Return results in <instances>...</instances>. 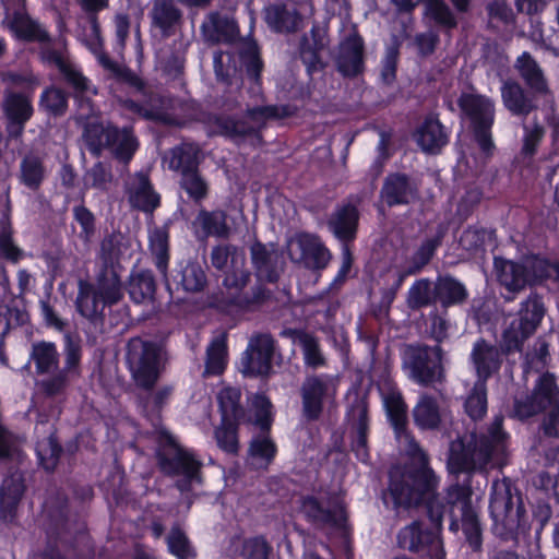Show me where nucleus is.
<instances>
[{
    "label": "nucleus",
    "mask_w": 559,
    "mask_h": 559,
    "mask_svg": "<svg viewBox=\"0 0 559 559\" xmlns=\"http://www.w3.org/2000/svg\"><path fill=\"white\" fill-rule=\"evenodd\" d=\"M408 476L409 473H404L400 467L391 469L389 495L392 498L393 504L395 508H399L427 501L431 527L424 528L420 522H414L405 526L399 533V545L403 549L420 556H427L431 559H443L444 551L440 532L444 507L430 499L438 485V479L436 478V484L431 489L426 490L423 480L418 478L414 481Z\"/></svg>",
    "instance_id": "nucleus-1"
},
{
    "label": "nucleus",
    "mask_w": 559,
    "mask_h": 559,
    "mask_svg": "<svg viewBox=\"0 0 559 559\" xmlns=\"http://www.w3.org/2000/svg\"><path fill=\"white\" fill-rule=\"evenodd\" d=\"M507 433L502 430V417H495L488 429V437L480 440L471 436L466 444L465 438L451 442L448 467L452 473L471 472L486 468L487 465H500L506 454Z\"/></svg>",
    "instance_id": "nucleus-2"
},
{
    "label": "nucleus",
    "mask_w": 559,
    "mask_h": 559,
    "mask_svg": "<svg viewBox=\"0 0 559 559\" xmlns=\"http://www.w3.org/2000/svg\"><path fill=\"white\" fill-rule=\"evenodd\" d=\"M383 405L386 409L388 417L394 427L397 441L416 465L414 471L409 473L408 478L414 481L418 478L423 480L426 490L431 489L436 484V475L428 466V457L417 442L405 430L406 405L399 391L391 390L383 394Z\"/></svg>",
    "instance_id": "nucleus-3"
},
{
    "label": "nucleus",
    "mask_w": 559,
    "mask_h": 559,
    "mask_svg": "<svg viewBox=\"0 0 559 559\" xmlns=\"http://www.w3.org/2000/svg\"><path fill=\"white\" fill-rule=\"evenodd\" d=\"M122 297L120 276L114 269L106 270L95 284L80 283L76 308L83 317L95 320L103 316L106 307L118 304Z\"/></svg>",
    "instance_id": "nucleus-4"
},
{
    "label": "nucleus",
    "mask_w": 559,
    "mask_h": 559,
    "mask_svg": "<svg viewBox=\"0 0 559 559\" xmlns=\"http://www.w3.org/2000/svg\"><path fill=\"white\" fill-rule=\"evenodd\" d=\"M495 266L499 282L511 292L521 290L526 285H533L549 277H554L559 283V263H550L540 257H526L521 263L496 259Z\"/></svg>",
    "instance_id": "nucleus-5"
},
{
    "label": "nucleus",
    "mask_w": 559,
    "mask_h": 559,
    "mask_svg": "<svg viewBox=\"0 0 559 559\" xmlns=\"http://www.w3.org/2000/svg\"><path fill=\"white\" fill-rule=\"evenodd\" d=\"M163 346L154 341L133 337L127 345V364L138 386L151 389L165 365Z\"/></svg>",
    "instance_id": "nucleus-6"
},
{
    "label": "nucleus",
    "mask_w": 559,
    "mask_h": 559,
    "mask_svg": "<svg viewBox=\"0 0 559 559\" xmlns=\"http://www.w3.org/2000/svg\"><path fill=\"white\" fill-rule=\"evenodd\" d=\"M290 115L286 106L254 107L247 110L241 119L218 118L217 132L237 142L248 141L252 145L260 143V129L269 119L283 118Z\"/></svg>",
    "instance_id": "nucleus-7"
},
{
    "label": "nucleus",
    "mask_w": 559,
    "mask_h": 559,
    "mask_svg": "<svg viewBox=\"0 0 559 559\" xmlns=\"http://www.w3.org/2000/svg\"><path fill=\"white\" fill-rule=\"evenodd\" d=\"M83 139L93 154L98 155L103 148L108 147L123 162L130 160L138 148V141L128 128L119 130L112 126L90 122L85 127Z\"/></svg>",
    "instance_id": "nucleus-8"
},
{
    "label": "nucleus",
    "mask_w": 559,
    "mask_h": 559,
    "mask_svg": "<svg viewBox=\"0 0 559 559\" xmlns=\"http://www.w3.org/2000/svg\"><path fill=\"white\" fill-rule=\"evenodd\" d=\"M162 442L165 449L158 452L160 468L171 475L181 476L178 487L181 491L188 489L194 483H200L201 463L194 457V454L181 448L175 438L167 431L160 432Z\"/></svg>",
    "instance_id": "nucleus-9"
},
{
    "label": "nucleus",
    "mask_w": 559,
    "mask_h": 559,
    "mask_svg": "<svg viewBox=\"0 0 559 559\" xmlns=\"http://www.w3.org/2000/svg\"><path fill=\"white\" fill-rule=\"evenodd\" d=\"M403 369L413 381L428 385L443 377L442 353L439 346L409 345L403 355Z\"/></svg>",
    "instance_id": "nucleus-10"
},
{
    "label": "nucleus",
    "mask_w": 559,
    "mask_h": 559,
    "mask_svg": "<svg viewBox=\"0 0 559 559\" xmlns=\"http://www.w3.org/2000/svg\"><path fill=\"white\" fill-rule=\"evenodd\" d=\"M489 511L493 521V528L500 535H508L520 521V498H514L510 481L495 480L491 487Z\"/></svg>",
    "instance_id": "nucleus-11"
},
{
    "label": "nucleus",
    "mask_w": 559,
    "mask_h": 559,
    "mask_svg": "<svg viewBox=\"0 0 559 559\" xmlns=\"http://www.w3.org/2000/svg\"><path fill=\"white\" fill-rule=\"evenodd\" d=\"M544 314L545 307L537 295H531L522 302L519 320L513 321L503 332L502 345L506 352L520 349L524 341L535 332Z\"/></svg>",
    "instance_id": "nucleus-12"
},
{
    "label": "nucleus",
    "mask_w": 559,
    "mask_h": 559,
    "mask_svg": "<svg viewBox=\"0 0 559 559\" xmlns=\"http://www.w3.org/2000/svg\"><path fill=\"white\" fill-rule=\"evenodd\" d=\"M559 402V388L551 373H543L536 380L533 392L515 399L514 415L520 419L534 416Z\"/></svg>",
    "instance_id": "nucleus-13"
},
{
    "label": "nucleus",
    "mask_w": 559,
    "mask_h": 559,
    "mask_svg": "<svg viewBox=\"0 0 559 559\" xmlns=\"http://www.w3.org/2000/svg\"><path fill=\"white\" fill-rule=\"evenodd\" d=\"M287 252L292 261L313 270L324 269L331 260L329 250L319 237L307 233L290 237L287 241Z\"/></svg>",
    "instance_id": "nucleus-14"
},
{
    "label": "nucleus",
    "mask_w": 559,
    "mask_h": 559,
    "mask_svg": "<svg viewBox=\"0 0 559 559\" xmlns=\"http://www.w3.org/2000/svg\"><path fill=\"white\" fill-rule=\"evenodd\" d=\"M274 340L269 334L250 338L240 360V371L245 376H265L272 368Z\"/></svg>",
    "instance_id": "nucleus-15"
},
{
    "label": "nucleus",
    "mask_w": 559,
    "mask_h": 559,
    "mask_svg": "<svg viewBox=\"0 0 559 559\" xmlns=\"http://www.w3.org/2000/svg\"><path fill=\"white\" fill-rule=\"evenodd\" d=\"M448 503L452 513H461L462 528L466 539L474 550L481 545V531L476 511L471 504L469 492L465 487L455 485L448 490Z\"/></svg>",
    "instance_id": "nucleus-16"
},
{
    "label": "nucleus",
    "mask_w": 559,
    "mask_h": 559,
    "mask_svg": "<svg viewBox=\"0 0 559 559\" xmlns=\"http://www.w3.org/2000/svg\"><path fill=\"white\" fill-rule=\"evenodd\" d=\"M336 394V380L328 374L308 377L301 386L302 409L309 419H316L322 412L325 400Z\"/></svg>",
    "instance_id": "nucleus-17"
},
{
    "label": "nucleus",
    "mask_w": 559,
    "mask_h": 559,
    "mask_svg": "<svg viewBox=\"0 0 559 559\" xmlns=\"http://www.w3.org/2000/svg\"><path fill=\"white\" fill-rule=\"evenodd\" d=\"M229 257H231L233 271L226 274L224 285L227 288L240 290L250 278V273L243 270L245 254L231 246H217L212 250L211 261L216 269L221 270L227 264Z\"/></svg>",
    "instance_id": "nucleus-18"
},
{
    "label": "nucleus",
    "mask_w": 559,
    "mask_h": 559,
    "mask_svg": "<svg viewBox=\"0 0 559 559\" xmlns=\"http://www.w3.org/2000/svg\"><path fill=\"white\" fill-rule=\"evenodd\" d=\"M299 8L289 11L284 5H270L265 9V22L275 32H295L301 26V15L313 12L311 0H292Z\"/></svg>",
    "instance_id": "nucleus-19"
},
{
    "label": "nucleus",
    "mask_w": 559,
    "mask_h": 559,
    "mask_svg": "<svg viewBox=\"0 0 559 559\" xmlns=\"http://www.w3.org/2000/svg\"><path fill=\"white\" fill-rule=\"evenodd\" d=\"M3 110L8 120L7 132L9 136L19 139L34 111L31 96L13 92L8 93L3 102Z\"/></svg>",
    "instance_id": "nucleus-20"
},
{
    "label": "nucleus",
    "mask_w": 559,
    "mask_h": 559,
    "mask_svg": "<svg viewBox=\"0 0 559 559\" xmlns=\"http://www.w3.org/2000/svg\"><path fill=\"white\" fill-rule=\"evenodd\" d=\"M471 361L477 374V381L486 383L488 378L499 371L502 354L495 345L479 340L473 346Z\"/></svg>",
    "instance_id": "nucleus-21"
},
{
    "label": "nucleus",
    "mask_w": 559,
    "mask_h": 559,
    "mask_svg": "<svg viewBox=\"0 0 559 559\" xmlns=\"http://www.w3.org/2000/svg\"><path fill=\"white\" fill-rule=\"evenodd\" d=\"M252 263L260 280L275 282L283 270V261L280 251L273 246L254 243L251 247Z\"/></svg>",
    "instance_id": "nucleus-22"
},
{
    "label": "nucleus",
    "mask_w": 559,
    "mask_h": 559,
    "mask_svg": "<svg viewBox=\"0 0 559 559\" xmlns=\"http://www.w3.org/2000/svg\"><path fill=\"white\" fill-rule=\"evenodd\" d=\"M459 105L475 128H490L493 123L495 106L488 97L469 93L462 94Z\"/></svg>",
    "instance_id": "nucleus-23"
},
{
    "label": "nucleus",
    "mask_w": 559,
    "mask_h": 559,
    "mask_svg": "<svg viewBox=\"0 0 559 559\" xmlns=\"http://www.w3.org/2000/svg\"><path fill=\"white\" fill-rule=\"evenodd\" d=\"M44 58L49 62H52L60 72L63 73L67 81L82 97H88L96 93V91L91 86L90 81L82 75L63 51L60 49H46L44 51Z\"/></svg>",
    "instance_id": "nucleus-24"
},
{
    "label": "nucleus",
    "mask_w": 559,
    "mask_h": 559,
    "mask_svg": "<svg viewBox=\"0 0 559 559\" xmlns=\"http://www.w3.org/2000/svg\"><path fill=\"white\" fill-rule=\"evenodd\" d=\"M362 40L352 28L348 36L340 44L337 66L344 75H356L362 70Z\"/></svg>",
    "instance_id": "nucleus-25"
},
{
    "label": "nucleus",
    "mask_w": 559,
    "mask_h": 559,
    "mask_svg": "<svg viewBox=\"0 0 559 559\" xmlns=\"http://www.w3.org/2000/svg\"><path fill=\"white\" fill-rule=\"evenodd\" d=\"M301 512L314 523L331 525L337 528L345 526L346 515L341 506L326 509L316 498L308 497L301 502Z\"/></svg>",
    "instance_id": "nucleus-26"
},
{
    "label": "nucleus",
    "mask_w": 559,
    "mask_h": 559,
    "mask_svg": "<svg viewBox=\"0 0 559 559\" xmlns=\"http://www.w3.org/2000/svg\"><path fill=\"white\" fill-rule=\"evenodd\" d=\"M415 140L424 152L436 154L448 143V134L438 119L428 117L415 132Z\"/></svg>",
    "instance_id": "nucleus-27"
},
{
    "label": "nucleus",
    "mask_w": 559,
    "mask_h": 559,
    "mask_svg": "<svg viewBox=\"0 0 559 559\" xmlns=\"http://www.w3.org/2000/svg\"><path fill=\"white\" fill-rule=\"evenodd\" d=\"M194 224L203 231L205 237L213 236L217 238H227L236 227L235 219L228 221L225 212L219 210L200 211Z\"/></svg>",
    "instance_id": "nucleus-28"
},
{
    "label": "nucleus",
    "mask_w": 559,
    "mask_h": 559,
    "mask_svg": "<svg viewBox=\"0 0 559 559\" xmlns=\"http://www.w3.org/2000/svg\"><path fill=\"white\" fill-rule=\"evenodd\" d=\"M92 38L88 43L90 49L96 56L99 64L114 78L122 82H135L132 73L121 63L110 60L102 50L99 27L95 17L91 20Z\"/></svg>",
    "instance_id": "nucleus-29"
},
{
    "label": "nucleus",
    "mask_w": 559,
    "mask_h": 559,
    "mask_svg": "<svg viewBox=\"0 0 559 559\" xmlns=\"http://www.w3.org/2000/svg\"><path fill=\"white\" fill-rule=\"evenodd\" d=\"M348 419L356 431V439L353 443V450L358 460L367 462L369 453L367 449V428L368 417L367 407L362 401H358L348 412Z\"/></svg>",
    "instance_id": "nucleus-30"
},
{
    "label": "nucleus",
    "mask_w": 559,
    "mask_h": 559,
    "mask_svg": "<svg viewBox=\"0 0 559 559\" xmlns=\"http://www.w3.org/2000/svg\"><path fill=\"white\" fill-rule=\"evenodd\" d=\"M5 21L12 33L21 39L45 41L48 36L39 24L24 14L23 9L5 14Z\"/></svg>",
    "instance_id": "nucleus-31"
},
{
    "label": "nucleus",
    "mask_w": 559,
    "mask_h": 559,
    "mask_svg": "<svg viewBox=\"0 0 559 559\" xmlns=\"http://www.w3.org/2000/svg\"><path fill=\"white\" fill-rule=\"evenodd\" d=\"M129 199L133 206L152 212L158 204L159 198L153 191L150 181L144 174H138L129 183Z\"/></svg>",
    "instance_id": "nucleus-32"
},
{
    "label": "nucleus",
    "mask_w": 559,
    "mask_h": 559,
    "mask_svg": "<svg viewBox=\"0 0 559 559\" xmlns=\"http://www.w3.org/2000/svg\"><path fill=\"white\" fill-rule=\"evenodd\" d=\"M501 98L504 107L513 115H528L535 107L533 98L526 95L522 86L516 82H503L501 86Z\"/></svg>",
    "instance_id": "nucleus-33"
},
{
    "label": "nucleus",
    "mask_w": 559,
    "mask_h": 559,
    "mask_svg": "<svg viewBox=\"0 0 559 559\" xmlns=\"http://www.w3.org/2000/svg\"><path fill=\"white\" fill-rule=\"evenodd\" d=\"M400 10H412L421 0H392ZM426 2V14L432 19L437 24L444 27H454L456 22L451 13L449 7L443 0H425Z\"/></svg>",
    "instance_id": "nucleus-34"
},
{
    "label": "nucleus",
    "mask_w": 559,
    "mask_h": 559,
    "mask_svg": "<svg viewBox=\"0 0 559 559\" xmlns=\"http://www.w3.org/2000/svg\"><path fill=\"white\" fill-rule=\"evenodd\" d=\"M199 146L193 143H182L173 148L166 158L168 167L182 175L197 170L199 164Z\"/></svg>",
    "instance_id": "nucleus-35"
},
{
    "label": "nucleus",
    "mask_w": 559,
    "mask_h": 559,
    "mask_svg": "<svg viewBox=\"0 0 559 559\" xmlns=\"http://www.w3.org/2000/svg\"><path fill=\"white\" fill-rule=\"evenodd\" d=\"M516 69L533 94H546L548 92L542 69L527 52H523L518 58Z\"/></svg>",
    "instance_id": "nucleus-36"
},
{
    "label": "nucleus",
    "mask_w": 559,
    "mask_h": 559,
    "mask_svg": "<svg viewBox=\"0 0 559 559\" xmlns=\"http://www.w3.org/2000/svg\"><path fill=\"white\" fill-rule=\"evenodd\" d=\"M276 454V447L265 432L254 437L250 443L248 464L255 469L266 468Z\"/></svg>",
    "instance_id": "nucleus-37"
},
{
    "label": "nucleus",
    "mask_w": 559,
    "mask_h": 559,
    "mask_svg": "<svg viewBox=\"0 0 559 559\" xmlns=\"http://www.w3.org/2000/svg\"><path fill=\"white\" fill-rule=\"evenodd\" d=\"M357 223V209L348 204L336 211L330 221V227L338 239L347 241L355 237Z\"/></svg>",
    "instance_id": "nucleus-38"
},
{
    "label": "nucleus",
    "mask_w": 559,
    "mask_h": 559,
    "mask_svg": "<svg viewBox=\"0 0 559 559\" xmlns=\"http://www.w3.org/2000/svg\"><path fill=\"white\" fill-rule=\"evenodd\" d=\"M413 417L420 429L437 428L441 420L438 401L429 395H421L413 409Z\"/></svg>",
    "instance_id": "nucleus-39"
},
{
    "label": "nucleus",
    "mask_w": 559,
    "mask_h": 559,
    "mask_svg": "<svg viewBox=\"0 0 559 559\" xmlns=\"http://www.w3.org/2000/svg\"><path fill=\"white\" fill-rule=\"evenodd\" d=\"M23 484L19 479H5L0 489V520L10 522L23 495Z\"/></svg>",
    "instance_id": "nucleus-40"
},
{
    "label": "nucleus",
    "mask_w": 559,
    "mask_h": 559,
    "mask_svg": "<svg viewBox=\"0 0 559 559\" xmlns=\"http://www.w3.org/2000/svg\"><path fill=\"white\" fill-rule=\"evenodd\" d=\"M466 297L464 285L452 277H441L435 285V298L443 306L463 302Z\"/></svg>",
    "instance_id": "nucleus-41"
},
{
    "label": "nucleus",
    "mask_w": 559,
    "mask_h": 559,
    "mask_svg": "<svg viewBox=\"0 0 559 559\" xmlns=\"http://www.w3.org/2000/svg\"><path fill=\"white\" fill-rule=\"evenodd\" d=\"M150 251L155 259V265L163 276L168 269V233L166 228H153L148 233Z\"/></svg>",
    "instance_id": "nucleus-42"
},
{
    "label": "nucleus",
    "mask_w": 559,
    "mask_h": 559,
    "mask_svg": "<svg viewBox=\"0 0 559 559\" xmlns=\"http://www.w3.org/2000/svg\"><path fill=\"white\" fill-rule=\"evenodd\" d=\"M155 293V281L150 271L133 272L129 282V295L136 302L151 300Z\"/></svg>",
    "instance_id": "nucleus-43"
},
{
    "label": "nucleus",
    "mask_w": 559,
    "mask_h": 559,
    "mask_svg": "<svg viewBox=\"0 0 559 559\" xmlns=\"http://www.w3.org/2000/svg\"><path fill=\"white\" fill-rule=\"evenodd\" d=\"M123 106L132 114L146 119L160 120L166 123L176 122L173 116L164 107V100L162 99H151L147 105H139L134 100L128 99L123 102Z\"/></svg>",
    "instance_id": "nucleus-44"
},
{
    "label": "nucleus",
    "mask_w": 559,
    "mask_h": 559,
    "mask_svg": "<svg viewBox=\"0 0 559 559\" xmlns=\"http://www.w3.org/2000/svg\"><path fill=\"white\" fill-rule=\"evenodd\" d=\"M294 342L301 348L306 366L316 369L325 365V358L317 337L306 332H298Z\"/></svg>",
    "instance_id": "nucleus-45"
},
{
    "label": "nucleus",
    "mask_w": 559,
    "mask_h": 559,
    "mask_svg": "<svg viewBox=\"0 0 559 559\" xmlns=\"http://www.w3.org/2000/svg\"><path fill=\"white\" fill-rule=\"evenodd\" d=\"M205 376L221 374L227 365V349L224 337L212 341L206 352Z\"/></svg>",
    "instance_id": "nucleus-46"
},
{
    "label": "nucleus",
    "mask_w": 559,
    "mask_h": 559,
    "mask_svg": "<svg viewBox=\"0 0 559 559\" xmlns=\"http://www.w3.org/2000/svg\"><path fill=\"white\" fill-rule=\"evenodd\" d=\"M409 190L405 176H390L382 189V199L390 206L408 201Z\"/></svg>",
    "instance_id": "nucleus-47"
},
{
    "label": "nucleus",
    "mask_w": 559,
    "mask_h": 559,
    "mask_svg": "<svg viewBox=\"0 0 559 559\" xmlns=\"http://www.w3.org/2000/svg\"><path fill=\"white\" fill-rule=\"evenodd\" d=\"M152 14L154 23L162 28L164 33H167L181 16L180 11L176 8L173 0L156 1Z\"/></svg>",
    "instance_id": "nucleus-48"
},
{
    "label": "nucleus",
    "mask_w": 559,
    "mask_h": 559,
    "mask_svg": "<svg viewBox=\"0 0 559 559\" xmlns=\"http://www.w3.org/2000/svg\"><path fill=\"white\" fill-rule=\"evenodd\" d=\"M45 177V169L39 157L27 155L21 162V181L31 189H36Z\"/></svg>",
    "instance_id": "nucleus-49"
},
{
    "label": "nucleus",
    "mask_w": 559,
    "mask_h": 559,
    "mask_svg": "<svg viewBox=\"0 0 559 559\" xmlns=\"http://www.w3.org/2000/svg\"><path fill=\"white\" fill-rule=\"evenodd\" d=\"M32 358L40 373L49 372L57 367L58 353L55 344L39 343L33 346Z\"/></svg>",
    "instance_id": "nucleus-50"
},
{
    "label": "nucleus",
    "mask_w": 559,
    "mask_h": 559,
    "mask_svg": "<svg viewBox=\"0 0 559 559\" xmlns=\"http://www.w3.org/2000/svg\"><path fill=\"white\" fill-rule=\"evenodd\" d=\"M240 391L235 388H224L217 395L222 419L227 423L231 419H238L241 409L239 406Z\"/></svg>",
    "instance_id": "nucleus-51"
},
{
    "label": "nucleus",
    "mask_w": 559,
    "mask_h": 559,
    "mask_svg": "<svg viewBox=\"0 0 559 559\" xmlns=\"http://www.w3.org/2000/svg\"><path fill=\"white\" fill-rule=\"evenodd\" d=\"M465 409L468 416L474 420L480 419L486 414V383L483 381H476L472 393L466 399Z\"/></svg>",
    "instance_id": "nucleus-52"
},
{
    "label": "nucleus",
    "mask_w": 559,
    "mask_h": 559,
    "mask_svg": "<svg viewBox=\"0 0 559 559\" xmlns=\"http://www.w3.org/2000/svg\"><path fill=\"white\" fill-rule=\"evenodd\" d=\"M237 420L238 419H231L225 423L222 419V425L215 430V439L218 448L231 454L238 451Z\"/></svg>",
    "instance_id": "nucleus-53"
},
{
    "label": "nucleus",
    "mask_w": 559,
    "mask_h": 559,
    "mask_svg": "<svg viewBox=\"0 0 559 559\" xmlns=\"http://www.w3.org/2000/svg\"><path fill=\"white\" fill-rule=\"evenodd\" d=\"M0 254L14 262L22 257L21 250L12 241V227L8 213H4L0 219Z\"/></svg>",
    "instance_id": "nucleus-54"
},
{
    "label": "nucleus",
    "mask_w": 559,
    "mask_h": 559,
    "mask_svg": "<svg viewBox=\"0 0 559 559\" xmlns=\"http://www.w3.org/2000/svg\"><path fill=\"white\" fill-rule=\"evenodd\" d=\"M251 412L253 414V424L262 430H267L273 420L271 402L264 395H255L252 399Z\"/></svg>",
    "instance_id": "nucleus-55"
},
{
    "label": "nucleus",
    "mask_w": 559,
    "mask_h": 559,
    "mask_svg": "<svg viewBox=\"0 0 559 559\" xmlns=\"http://www.w3.org/2000/svg\"><path fill=\"white\" fill-rule=\"evenodd\" d=\"M206 283V276L201 267L197 263H188L181 271L180 284L187 292L201 290Z\"/></svg>",
    "instance_id": "nucleus-56"
},
{
    "label": "nucleus",
    "mask_w": 559,
    "mask_h": 559,
    "mask_svg": "<svg viewBox=\"0 0 559 559\" xmlns=\"http://www.w3.org/2000/svg\"><path fill=\"white\" fill-rule=\"evenodd\" d=\"M432 300L431 283L428 280L415 282L408 290L407 304L413 309L427 306Z\"/></svg>",
    "instance_id": "nucleus-57"
},
{
    "label": "nucleus",
    "mask_w": 559,
    "mask_h": 559,
    "mask_svg": "<svg viewBox=\"0 0 559 559\" xmlns=\"http://www.w3.org/2000/svg\"><path fill=\"white\" fill-rule=\"evenodd\" d=\"M180 185L194 201H200L207 194V183L199 175L198 170L182 175Z\"/></svg>",
    "instance_id": "nucleus-58"
},
{
    "label": "nucleus",
    "mask_w": 559,
    "mask_h": 559,
    "mask_svg": "<svg viewBox=\"0 0 559 559\" xmlns=\"http://www.w3.org/2000/svg\"><path fill=\"white\" fill-rule=\"evenodd\" d=\"M111 181V173L103 163L95 164L84 175V186L86 188L106 189Z\"/></svg>",
    "instance_id": "nucleus-59"
},
{
    "label": "nucleus",
    "mask_w": 559,
    "mask_h": 559,
    "mask_svg": "<svg viewBox=\"0 0 559 559\" xmlns=\"http://www.w3.org/2000/svg\"><path fill=\"white\" fill-rule=\"evenodd\" d=\"M169 551L179 559H188L193 556V550L186 537L179 530L174 528L168 536Z\"/></svg>",
    "instance_id": "nucleus-60"
},
{
    "label": "nucleus",
    "mask_w": 559,
    "mask_h": 559,
    "mask_svg": "<svg viewBox=\"0 0 559 559\" xmlns=\"http://www.w3.org/2000/svg\"><path fill=\"white\" fill-rule=\"evenodd\" d=\"M524 128V135H523V147H522V154L531 157L535 154L536 148L543 139L544 130L543 128L537 123H525L523 126Z\"/></svg>",
    "instance_id": "nucleus-61"
},
{
    "label": "nucleus",
    "mask_w": 559,
    "mask_h": 559,
    "mask_svg": "<svg viewBox=\"0 0 559 559\" xmlns=\"http://www.w3.org/2000/svg\"><path fill=\"white\" fill-rule=\"evenodd\" d=\"M41 105L52 114H61L67 107V96L58 88H48L41 95Z\"/></svg>",
    "instance_id": "nucleus-62"
},
{
    "label": "nucleus",
    "mask_w": 559,
    "mask_h": 559,
    "mask_svg": "<svg viewBox=\"0 0 559 559\" xmlns=\"http://www.w3.org/2000/svg\"><path fill=\"white\" fill-rule=\"evenodd\" d=\"M437 242L435 240H427L421 245L414 257L415 265L411 267L405 274L400 276L397 287L402 284L405 275L418 272L425 264L428 263L435 252Z\"/></svg>",
    "instance_id": "nucleus-63"
},
{
    "label": "nucleus",
    "mask_w": 559,
    "mask_h": 559,
    "mask_svg": "<svg viewBox=\"0 0 559 559\" xmlns=\"http://www.w3.org/2000/svg\"><path fill=\"white\" fill-rule=\"evenodd\" d=\"M245 559H267V545L263 538H251L245 542L242 548Z\"/></svg>",
    "instance_id": "nucleus-64"
}]
</instances>
